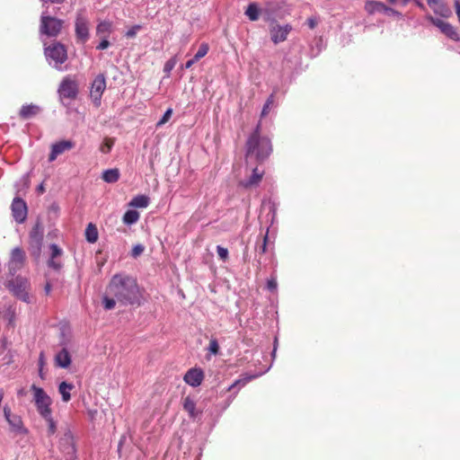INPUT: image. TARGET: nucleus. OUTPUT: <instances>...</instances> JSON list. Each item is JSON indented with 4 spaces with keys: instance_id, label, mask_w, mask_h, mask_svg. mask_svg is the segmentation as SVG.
Wrapping results in <instances>:
<instances>
[{
    "instance_id": "obj_1",
    "label": "nucleus",
    "mask_w": 460,
    "mask_h": 460,
    "mask_svg": "<svg viewBox=\"0 0 460 460\" xmlns=\"http://www.w3.org/2000/svg\"><path fill=\"white\" fill-rule=\"evenodd\" d=\"M108 293L122 305L140 304V291L136 279L119 273L115 274L107 288Z\"/></svg>"
},
{
    "instance_id": "obj_2",
    "label": "nucleus",
    "mask_w": 460,
    "mask_h": 460,
    "mask_svg": "<svg viewBox=\"0 0 460 460\" xmlns=\"http://www.w3.org/2000/svg\"><path fill=\"white\" fill-rule=\"evenodd\" d=\"M65 21L57 17L51 16L43 12L40 16V35L47 36L48 38L58 37L64 26Z\"/></svg>"
},
{
    "instance_id": "obj_3",
    "label": "nucleus",
    "mask_w": 460,
    "mask_h": 460,
    "mask_svg": "<svg viewBox=\"0 0 460 460\" xmlns=\"http://www.w3.org/2000/svg\"><path fill=\"white\" fill-rule=\"evenodd\" d=\"M31 390L33 393V401L39 414L42 418H49V415L52 414V410L50 408L52 404L51 398L41 387H39L34 384L31 385Z\"/></svg>"
},
{
    "instance_id": "obj_4",
    "label": "nucleus",
    "mask_w": 460,
    "mask_h": 460,
    "mask_svg": "<svg viewBox=\"0 0 460 460\" xmlns=\"http://www.w3.org/2000/svg\"><path fill=\"white\" fill-rule=\"evenodd\" d=\"M6 287L18 299L27 304L31 303L30 282L26 278L16 276L7 281Z\"/></svg>"
},
{
    "instance_id": "obj_5",
    "label": "nucleus",
    "mask_w": 460,
    "mask_h": 460,
    "mask_svg": "<svg viewBox=\"0 0 460 460\" xmlns=\"http://www.w3.org/2000/svg\"><path fill=\"white\" fill-rule=\"evenodd\" d=\"M44 53L49 63L57 69H60L61 65L67 59L66 49L60 42H55L49 47H45Z\"/></svg>"
},
{
    "instance_id": "obj_6",
    "label": "nucleus",
    "mask_w": 460,
    "mask_h": 460,
    "mask_svg": "<svg viewBox=\"0 0 460 460\" xmlns=\"http://www.w3.org/2000/svg\"><path fill=\"white\" fill-rule=\"evenodd\" d=\"M43 234L44 231L40 224H36L30 233L29 250L31 255L35 259H39L40 256Z\"/></svg>"
},
{
    "instance_id": "obj_7",
    "label": "nucleus",
    "mask_w": 460,
    "mask_h": 460,
    "mask_svg": "<svg viewBox=\"0 0 460 460\" xmlns=\"http://www.w3.org/2000/svg\"><path fill=\"white\" fill-rule=\"evenodd\" d=\"M59 449L64 456V460H75L76 450L74 442V437L70 430L64 433L59 440Z\"/></svg>"
},
{
    "instance_id": "obj_8",
    "label": "nucleus",
    "mask_w": 460,
    "mask_h": 460,
    "mask_svg": "<svg viewBox=\"0 0 460 460\" xmlns=\"http://www.w3.org/2000/svg\"><path fill=\"white\" fill-rule=\"evenodd\" d=\"M105 88V76L103 74H100L94 78L91 85L90 97L94 106L99 107L101 105L102 96Z\"/></svg>"
},
{
    "instance_id": "obj_9",
    "label": "nucleus",
    "mask_w": 460,
    "mask_h": 460,
    "mask_svg": "<svg viewBox=\"0 0 460 460\" xmlns=\"http://www.w3.org/2000/svg\"><path fill=\"white\" fill-rule=\"evenodd\" d=\"M25 260V252L22 248L15 247L12 250L10 261L8 262V270L13 277H14L16 272L23 267Z\"/></svg>"
},
{
    "instance_id": "obj_10",
    "label": "nucleus",
    "mask_w": 460,
    "mask_h": 460,
    "mask_svg": "<svg viewBox=\"0 0 460 460\" xmlns=\"http://www.w3.org/2000/svg\"><path fill=\"white\" fill-rule=\"evenodd\" d=\"M427 20H429L433 25L438 27L440 30V31L449 39L455 41H458L460 40L458 32L450 23L444 22L439 18H435L431 15H428Z\"/></svg>"
},
{
    "instance_id": "obj_11",
    "label": "nucleus",
    "mask_w": 460,
    "mask_h": 460,
    "mask_svg": "<svg viewBox=\"0 0 460 460\" xmlns=\"http://www.w3.org/2000/svg\"><path fill=\"white\" fill-rule=\"evenodd\" d=\"M58 93L63 98L75 99L78 93V85L75 80L66 76L62 80L58 87Z\"/></svg>"
},
{
    "instance_id": "obj_12",
    "label": "nucleus",
    "mask_w": 460,
    "mask_h": 460,
    "mask_svg": "<svg viewBox=\"0 0 460 460\" xmlns=\"http://www.w3.org/2000/svg\"><path fill=\"white\" fill-rule=\"evenodd\" d=\"M12 215L17 223H23L27 217L28 208L25 201L20 197H15L13 199Z\"/></svg>"
},
{
    "instance_id": "obj_13",
    "label": "nucleus",
    "mask_w": 460,
    "mask_h": 460,
    "mask_svg": "<svg viewBox=\"0 0 460 460\" xmlns=\"http://www.w3.org/2000/svg\"><path fill=\"white\" fill-rule=\"evenodd\" d=\"M292 31V26L289 24L280 25L274 24L270 26V39L275 44H279L287 40L289 32Z\"/></svg>"
},
{
    "instance_id": "obj_14",
    "label": "nucleus",
    "mask_w": 460,
    "mask_h": 460,
    "mask_svg": "<svg viewBox=\"0 0 460 460\" xmlns=\"http://www.w3.org/2000/svg\"><path fill=\"white\" fill-rule=\"evenodd\" d=\"M4 415L13 431L20 434L27 432L21 417L12 414L11 408L8 405L4 407Z\"/></svg>"
},
{
    "instance_id": "obj_15",
    "label": "nucleus",
    "mask_w": 460,
    "mask_h": 460,
    "mask_svg": "<svg viewBox=\"0 0 460 460\" xmlns=\"http://www.w3.org/2000/svg\"><path fill=\"white\" fill-rule=\"evenodd\" d=\"M75 35L82 43L86 42L89 39L88 20L81 13L76 16Z\"/></svg>"
},
{
    "instance_id": "obj_16",
    "label": "nucleus",
    "mask_w": 460,
    "mask_h": 460,
    "mask_svg": "<svg viewBox=\"0 0 460 460\" xmlns=\"http://www.w3.org/2000/svg\"><path fill=\"white\" fill-rule=\"evenodd\" d=\"M261 132V123H259L254 129L253 133L248 138L249 144V151H252L256 145H260L262 146V149L269 151V138L265 137L260 136Z\"/></svg>"
},
{
    "instance_id": "obj_17",
    "label": "nucleus",
    "mask_w": 460,
    "mask_h": 460,
    "mask_svg": "<svg viewBox=\"0 0 460 460\" xmlns=\"http://www.w3.org/2000/svg\"><path fill=\"white\" fill-rule=\"evenodd\" d=\"M49 249L50 257L48 261V266L55 270H61L63 264L59 258L63 255V250L55 243L50 244Z\"/></svg>"
},
{
    "instance_id": "obj_18",
    "label": "nucleus",
    "mask_w": 460,
    "mask_h": 460,
    "mask_svg": "<svg viewBox=\"0 0 460 460\" xmlns=\"http://www.w3.org/2000/svg\"><path fill=\"white\" fill-rule=\"evenodd\" d=\"M74 143L70 140H63L51 146V152L49 156V162H53L57 157L64 152L73 148Z\"/></svg>"
},
{
    "instance_id": "obj_19",
    "label": "nucleus",
    "mask_w": 460,
    "mask_h": 460,
    "mask_svg": "<svg viewBox=\"0 0 460 460\" xmlns=\"http://www.w3.org/2000/svg\"><path fill=\"white\" fill-rule=\"evenodd\" d=\"M269 151L262 149V146L260 145H256L252 151H249V144L246 142V156L250 157L254 155L256 160L259 162L264 161L272 152V146L270 140L269 139Z\"/></svg>"
},
{
    "instance_id": "obj_20",
    "label": "nucleus",
    "mask_w": 460,
    "mask_h": 460,
    "mask_svg": "<svg viewBox=\"0 0 460 460\" xmlns=\"http://www.w3.org/2000/svg\"><path fill=\"white\" fill-rule=\"evenodd\" d=\"M203 378L204 374L202 370L198 368H191L188 370L184 376V381L193 387L199 386L201 384Z\"/></svg>"
},
{
    "instance_id": "obj_21",
    "label": "nucleus",
    "mask_w": 460,
    "mask_h": 460,
    "mask_svg": "<svg viewBox=\"0 0 460 460\" xmlns=\"http://www.w3.org/2000/svg\"><path fill=\"white\" fill-rule=\"evenodd\" d=\"M40 111V107L35 104H27L22 105L20 111L19 116L22 119H29L35 117Z\"/></svg>"
},
{
    "instance_id": "obj_22",
    "label": "nucleus",
    "mask_w": 460,
    "mask_h": 460,
    "mask_svg": "<svg viewBox=\"0 0 460 460\" xmlns=\"http://www.w3.org/2000/svg\"><path fill=\"white\" fill-rule=\"evenodd\" d=\"M56 365L62 368H67L71 364V356L66 349H62L55 356Z\"/></svg>"
},
{
    "instance_id": "obj_23",
    "label": "nucleus",
    "mask_w": 460,
    "mask_h": 460,
    "mask_svg": "<svg viewBox=\"0 0 460 460\" xmlns=\"http://www.w3.org/2000/svg\"><path fill=\"white\" fill-rule=\"evenodd\" d=\"M385 4L382 2L369 0L365 4V10L369 14H375L376 13H383Z\"/></svg>"
},
{
    "instance_id": "obj_24",
    "label": "nucleus",
    "mask_w": 460,
    "mask_h": 460,
    "mask_svg": "<svg viewBox=\"0 0 460 460\" xmlns=\"http://www.w3.org/2000/svg\"><path fill=\"white\" fill-rule=\"evenodd\" d=\"M182 406H183L184 411H186L189 413L190 417L192 419L196 418L198 416V414L199 413L196 410V403H195L194 400L192 398H190V396H187L184 398Z\"/></svg>"
},
{
    "instance_id": "obj_25",
    "label": "nucleus",
    "mask_w": 460,
    "mask_h": 460,
    "mask_svg": "<svg viewBox=\"0 0 460 460\" xmlns=\"http://www.w3.org/2000/svg\"><path fill=\"white\" fill-rule=\"evenodd\" d=\"M244 13L249 18V20L255 22L261 14V9L259 8L256 3H251Z\"/></svg>"
},
{
    "instance_id": "obj_26",
    "label": "nucleus",
    "mask_w": 460,
    "mask_h": 460,
    "mask_svg": "<svg viewBox=\"0 0 460 460\" xmlns=\"http://www.w3.org/2000/svg\"><path fill=\"white\" fill-rule=\"evenodd\" d=\"M74 388V385L66 382H62L58 385V392L62 396L63 402H68L71 399L70 391Z\"/></svg>"
},
{
    "instance_id": "obj_27",
    "label": "nucleus",
    "mask_w": 460,
    "mask_h": 460,
    "mask_svg": "<svg viewBox=\"0 0 460 460\" xmlns=\"http://www.w3.org/2000/svg\"><path fill=\"white\" fill-rule=\"evenodd\" d=\"M119 178V171L117 168L106 170L102 173V180L108 183H114Z\"/></svg>"
},
{
    "instance_id": "obj_28",
    "label": "nucleus",
    "mask_w": 460,
    "mask_h": 460,
    "mask_svg": "<svg viewBox=\"0 0 460 460\" xmlns=\"http://www.w3.org/2000/svg\"><path fill=\"white\" fill-rule=\"evenodd\" d=\"M85 238L90 243H94L98 240V230L93 223L88 224L86 226Z\"/></svg>"
},
{
    "instance_id": "obj_29",
    "label": "nucleus",
    "mask_w": 460,
    "mask_h": 460,
    "mask_svg": "<svg viewBox=\"0 0 460 460\" xmlns=\"http://www.w3.org/2000/svg\"><path fill=\"white\" fill-rule=\"evenodd\" d=\"M149 205V198L145 195H137L129 202V206L134 208H144Z\"/></svg>"
},
{
    "instance_id": "obj_30",
    "label": "nucleus",
    "mask_w": 460,
    "mask_h": 460,
    "mask_svg": "<svg viewBox=\"0 0 460 460\" xmlns=\"http://www.w3.org/2000/svg\"><path fill=\"white\" fill-rule=\"evenodd\" d=\"M262 178V172H259L257 168H254L252 171V174L249 178L247 181L243 183V186L246 188L252 187L253 185L258 184Z\"/></svg>"
},
{
    "instance_id": "obj_31",
    "label": "nucleus",
    "mask_w": 460,
    "mask_h": 460,
    "mask_svg": "<svg viewBox=\"0 0 460 460\" xmlns=\"http://www.w3.org/2000/svg\"><path fill=\"white\" fill-rule=\"evenodd\" d=\"M139 213L137 210L129 209L123 216V222L126 225H133L137 222Z\"/></svg>"
},
{
    "instance_id": "obj_32",
    "label": "nucleus",
    "mask_w": 460,
    "mask_h": 460,
    "mask_svg": "<svg viewBox=\"0 0 460 460\" xmlns=\"http://www.w3.org/2000/svg\"><path fill=\"white\" fill-rule=\"evenodd\" d=\"M111 30V23L110 22H102L97 25L96 33L101 37H108Z\"/></svg>"
},
{
    "instance_id": "obj_33",
    "label": "nucleus",
    "mask_w": 460,
    "mask_h": 460,
    "mask_svg": "<svg viewBox=\"0 0 460 460\" xmlns=\"http://www.w3.org/2000/svg\"><path fill=\"white\" fill-rule=\"evenodd\" d=\"M274 102H275V95L274 93H271L266 102L264 103L263 107H262V111H261V117L263 118V117H266L270 111V107L274 104Z\"/></svg>"
},
{
    "instance_id": "obj_34",
    "label": "nucleus",
    "mask_w": 460,
    "mask_h": 460,
    "mask_svg": "<svg viewBox=\"0 0 460 460\" xmlns=\"http://www.w3.org/2000/svg\"><path fill=\"white\" fill-rule=\"evenodd\" d=\"M434 12L443 17H448L451 14L450 9L445 4H438L434 6Z\"/></svg>"
},
{
    "instance_id": "obj_35",
    "label": "nucleus",
    "mask_w": 460,
    "mask_h": 460,
    "mask_svg": "<svg viewBox=\"0 0 460 460\" xmlns=\"http://www.w3.org/2000/svg\"><path fill=\"white\" fill-rule=\"evenodd\" d=\"M208 45L207 43H202L193 58H195V60L199 61L200 58H202L208 54Z\"/></svg>"
},
{
    "instance_id": "obj_36",
    "label": "nucleus",
    "mask_w": 460,
    "mask_h": 460,
    "mask_svg": "<svg viewBox=\"0 0 460 460\" xmlns=\"http://www.w3.org/2000/svg\"><path fill=\"white\" fill-rule=\"evenodd\" d=\"M116 298L109 297L108 296H104L102 298V304L105 310H111L115 307L116 305Z\"/></svg>"
},
{
    "instance_id": "obj_37",
    "label": "nucleus",
    "mask_w": 460,
    "mask_h": 460,
    "mask_svg": "<svg viewBox=\"0 0 460 460\" xmlns=\"http://www.w3.org/2000/svg\"><path fill=\"white\" fill-rule=\"evenodd\" d=\"M48 423V435L51 436L57 431V425L52 418V414L49 415V418H43Z\"/></svg>"
},
{
    "instance_id": "obj_38",
    "label": "nucleus",
    "mask_w": 460,
    "mask_h": 460,
    "mask_svg": "<svg viewBox=\"0 0 460 460\" xmlns=\"http://www.w3.org/2000/svg\"><path fill=\"white\" fill-rule=\"evenodd\" d=\"M113 145H114V140L112 138L107 137L104 139L102 145L100 147V150L103 154H108L111 150Z\"/></svg>"
},
{
    "instance_id": "obj_39",
    "label": "nucleus",
    "mask_w": 460,
    "mask_h": 460,
    "mask_svg": "<svg viewBox=\"0 0 460 460\" xmlns=\"http://www.w3.org/2000/svg\"><path fill=\"white\" fill-rule=\"evenodd\" d=\"M261 15H262L264 21L270 22V26L277 23L269 9H261Z\"/></svg>"
},
{
    "instance_id": "obj_40",
    "label": "nucleus",
    "mask_w": 460,
    "mask_h": 460,
    "mask_svg": "<svg viewBox=\"0 0 460 460\" xmlns=\"http://www.w3.org/2000/svg\"><path fill=\"white\" fill-rule=\"evenodd\" d=\"M145 251V246L141 243L134 245L131 251V256L133 258H137L140 256Z\"/></svg>"
},
{
    "instance_id": "obj_41",
    "label": "nucleus",
    "mask_w": 460,
    "mask_h": 460,
    "mask_svg": "<svg viewBox=\"0 0 460 460\" xmlns=\"http://www.w3.org/2000/svg\"><path fill=\"white\" fill-rule=\"evenodd\" d=\"M208 350L213 355H217L218 353V351H219V345H218V342H217V341L216 339L210 340L209 346H208Z\"/></svg>"
},
{
    "instance_id": "obj_42",
    "label": "nucleus",
    "mask_w": 460,
    "mask_h": 460,
    "mask_svg": "<svg viewBox=\"0 0 460 460\" xmlns=\"http://www.w3.org/2000/svg\"><path fill=\"white\" fill-rule=\"evenodd\" d=\"M140 29H141V25H138V24L134 25L126 32L125 36L127 38L132 39L137 35V33L140 31Z\"/></svg>"
},
{
    "instance_id": "obj_43",
    "label": "nucleus",
    "mask_w": 460,
    "mask_h": 460,
    "mask_svg": "<svg viewBox=\"0 0 460 460\" xmlns=\"http://www.w3.org/2000/svg\"><path fill=\"white\" fill-rule=\"evenodd\" d=\"M217 252L221 260L226 261L228 258V251L226 248L217 245Z\"/></svg>"
},
{
    "instance_id": "obj_44",
    "label": "nucleus",
    "mask_w": 460,
    "mask_h": 460,
    "mask_svg": "<svg viewBox=\"0 0 460 460\" xmlns=\"http://www.w3.org/2000/svg\"><path fill=\"white\" fill-rule=\"evenodd\" d=\"M172 109H168L164 114L163 115L162 119L157 122V126H162L164 125L165 122H167L169 120V119L171 118L172 116Z\"/></svg>"
},
{
    "instance_id": "obj_45",
    "label": "nucleus",
    "mask_w": 460,
    "mask_h": 460,
    "mask_svg": "<svg viewBox=\"0 0 460 460\" xmlns=\"http://www.w3.org/2000/svg\"><path fill=\"white\" fill-rule=\"evenodd\" d=\"M383 13L388 15V16H397V17H402V13L391 7H388L385 5V10L383 12Z\"/></svg>"
},
{
    "instance_id": "obj_46",
    "label": "nucleus",
    "mask_w": 460,
    "mask_h": 460,
    "mask_svg": "<svg viewBox=\"0 0 460 460\" xmlns=\"http://www.w3.org/2000/svg\"><path fill=\"white\" fill-rule=\"evenodd\" d=\"M108 37H102V41L96 47L97 49L103 50L106 49L110 46V41L107 40Z\"/></svg>"
},
{
    "instance_id": "obj_47",
    "label": "nucleus",
    "mask_w": 460,
    "mask_h": 460,
    "mask_svg": "<svg viewBox=\"0 0 460 460\" xmlns=\"http://www.w3.org/2000/svg\"><path fill=\"white\" fill-rule=\"evenodd\" d=\"M267 288L270 291H274L277 288V281L275 279H270L267 282Z\"/></svg>"
},
{
    "instance_id": "obj_48",
    "label": "nucleus",
    "mask_w": 460,
    "mask_h": 460,
    "mask_svg": "<svg viewBox=\"0 0 460 460\" xmlns=\"http://www.w3.org/2000/svg\"><path fill=\"white\" fill-rule=\"evenodd\" d=\"M249 380H251V377H249L248 379L246 380H236L230 387H229V390L234 388V386H237V385H244Z\"/></svg>"
},
{
    "instance_id": "obj_49",
    "label": "nucleus",
    "mask_w": 460,
    "mask_h": 460,
    "mask_svg": "<svg viewBox=\"0 0 460 460\" xmlns=\"http://www.w3.org/2000/svg\"><path fill=\"white\" fill-rule=\"evenodd\" d=\"M455 8H456V13L457 15L458 21L460 22V2H459V0H455Z\"/></svg>"
},
{
    "instance_id": "obj_50",
    "label": "nucleus",
    "mask_w": 460,
    "mask_h": 460,
    "mask_svg": "<svg viewBox=\"0 0 460 460\" xmlns=\"http://www.w3.org/2000/svg\"><path fill=\"white\" fill-rule=\"evenodd\" d=\"M267 241H268V234H265V236L263 238V243H262V244L261 246V253H264L266 252Z\"/></svg>"
},
{
    "instance_id": "obj_51",
    "label": "nucleus",
    "mask_w": 460,
    "mask_h": 460,
    "mask_svg": "<svg viewBox=\"0 0 460 460\" xmlns=\"http://www.w3.org/2000/svg\"><path fill=\"white\" fill-rule=\"evenodd\" d=\"M307 24H308V26H309V28H310V29H314V28H315V26L317 25V22H316V20H315V19H314V18H309V19L307 20Z\"/></svg>"
},
{
    "instance_id": "obj_52",
    "label": "nucleus",
    "mask_w": 460,
    "mask_h": 460,
    "mask_svg": "<svg viewBox=\"0 0 460 460\" xmlns=\"http://www.w3.org/2000/svg\"><path fill=\"white\" fill-rule=\"evenodd\" d=\"M173 66H174V62L169 60L166 62V64L164 66V70L171 71L172 69Z\"/></svg>"
},
{
    "instance_id": "obj_53",
    "label": "nucleus",
    "mask_w": 460,
    "mask_h": 460,
    "mask_svg": "<svg viewBox=\"0 0 460 460\" xmlns=\"http://www.w3.org/2000/svg\"><path fill=\"white\" fill-rule=\"evenodd\" d=\"M196 62H198L197 60H195L194 58H192L191 59L188 60L185 64V68H190Z\"/></svg>"
},
{
    "instance_id": "obj_54",
    "label": "nucleus",
    "mask_w": 460,
    "mask_h": 460,
    "mask_svg": "<svg viewBox=\"0 0 460 460\" xmlns=\"http://www.w3.org/2000/svg\"><path fill=\"white\" fill-rule=\"evenodd\" d=\"M44 363V353L41 351L39 357V367H43Z\"/></svg>"
},
{
    "instance_id": "obj_55",
    "label": "nucleus",
    "mask_w": 460,
    "mask_h": 460,
    "mask_svg": "<svg viewBox=\"0 0 460 460\" xmlns=\"http://www.w3.org/2000/svg\"><path fill=\"white\" fill-rule=\"evenodd\" d=\"M43 4H48V3H51V4H61L63 3L65 0H40Z\"/></svg>"
},
{
    "instance_id": "obj_56",
    "label": "nucleus",
    "mask_w": 460,
    "mask_h": 460,
    "mask_svg": "<svg viewBox=\"0 0 460 460\" xmlns=\"http://www.w3.org/2000/svg\"><path fill=\"white\" fill-rule=\"evenodd\" d=\"M17 395L19 397H22L24 395H26V391L24 388H20L18 391H17Z\"/></svg>"
},
{
    "instance_id": "obj_57",
    "label": "nucleus",
    "mask_w": 460,
    "mask_h": 460,
    "mask_svg": "<svg viewBox=\"0 0 460 460\" xmlns=\"http://www.w3.org/2000/svg\"><path fill=\"white\" fill-rule=\"evenodd\" d=\"M427 1H428V4L433 7L439 3V0H427Z\"/></svg>"
},
{
    "instance_id": "obj_58",
    "label": "nucleus",
    "mask_w": 460,
    "mask_h": 460,
    "mask_svg": "<svg viewBox=\"0 0 460 460\" xmlns=\"http://www.w3.org/2000/svg\"><path fill=\"white\" fill-rule=\"evenodd\" d=\"M37 191H38L39 193H43V192L45 191V188H44V186H43V184H42V183H41V184H40V185L38 186V188H37Z\"/></svg>"
},
{
    "instance_id": "obj_59",
    "label": "nucleus",
    "mask_w": 460,
    "mask_h": 460,
    "mask_svg": "<svg viewBox=\"0 0 460 460\" xmlns=\"http://www.w3.org/2000/svg\"><path fill=\"white\" fill-rule=\"evenodd\" d=\"M50 290H51V285L49 283H47L45 286L46 294L49 295L50 293Z\"/></svg>"
},
{
    "instance_id": "obj_60",
    "label": "nucleus",
    "mask_w": 460,
    "mask_h": 460,
    "mask_svg": "<svg viewBox=\"0 0 460 460\" xmlns=\"http://www.w3.org/2000/svg\"><path fill=\"white\" fill-rule=\"evenodd\" d=\"M413 1L415 2V4H416L420 8H421V9H424V8H425L424 4H423L420 1H419V0H413Z\"/></svg>"
},
{
    "instance_id": "obj_61",
    "label": "nucleus",
    "mask_w": 460,
    "mask_h": 460,
    "mask_svg": "<svg viewBox=\"0 0 460 460\" xmlns=\"http://www.w3.org/2000/svg\"><path fill=\"white\" fill-rule=\"evenodd\" d=\"M39 373H40V376L41 378H44V376H43V372H42V367H40V369H39Z\"/></svg>"
},
{
    "instance_id": "obj_62",
    "label": "nucleus",
    "mask_w": 460,
    "mask_h": 460,
    "mask_svg": "<svg viewBox=\"0 0 460 460\" xmlns=\"http://www.w3.org/2000/svg\"><path fill=\"white\" fill-rule=\"evenodd\" d=\"M391 4H394L396 0H387Z\"/></svg>"
},
{
    "instance_id": "obj_63",
    "label": "nucleus",
    "mask_w": 460,
    "mask_h": 460,
    "mask_svg": "<svg viewBox=\"0 0 460 460\" xmlns=\"http://www.w3.org/2000/svg\"><path fill=\"white\" fill-rule=\"evenodd\" d=\"M275 353H276V349H274V350L272 352L273 356L275 355Z\"/></svg>"
}]
</instances>
